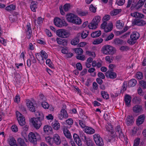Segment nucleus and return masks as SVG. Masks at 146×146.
<instances>
[{"instance_id":"nucleus-1","label":"nucleus","mask_w":146,"mask_h":146,"mask_svg":"<svg viewBox=\"0 0 146 146\" xmlns=\"http://www.w3.org/2000/svg\"><path fill=\"white\" fill-rule=\"evenodd\" d=\"M131 15L135 18L132 22V24L133 25L142 26L146 24L145 21L141 19L144 18V15L137 12H135L131 13Z\"/></svg>"},{"instance_id":"nucleus-2","label":"nucleus","mask_w":146,"mask_h":146,"mask_svg":"<svg viewBox=\"0 0 146 146\" xmlns=\"http://www.w3.org/2000/svg\"><path fill=\"white\" fill-rule=\"evenodd\" d=\"M67 21L70 23L77 25L81 24L82 21L81 19L77 15L72 13L67 14L66 15Z\"/></svg>"},{"instance_id":"nucleus-3","label":"nucleus","mask_w":146,"mask_h":146,"mask_svg":"<svg viewBox=\"0 0 146 146\" xmlns=\"http://www.w3.org/2000/svg\"><path fill=\"white\" fill-rule=\"evenodd\" d=\"M29 141L34 145H36L37 142L41 139L40 135L37 133L30 132L28 135Z\"/></svg>"},{"instance_id":"nucleus-4","label":"nucleus","mask_w":146,"mask_h":146,"mask_svg":"<svg viewBox=\"0 0 146 146\" xmlns=\"http://www.w3.org/2000/svg\"><path fill=\"white\" fill-rule=\"evenodd\" d=\"M115 48L113 46L109 45H105L102 48V52L105 54H113L115 52Z\"/></svg>"},{"instance_id":"nucleus-5","label":"nucleus","mask_w":146,"mask_h":146,"mask_svg":"<svg viewBox=\"0 0 146 146\" xmlns=\"http://www.w3.org/2000/svg\"><path fill=\"white\" fill-rule=\"evenodd\" d=\"M140 36L139 34L136 31L133 32L131 35L130 38L128 39L127 42L130 45H133L135 43L137 40Z\"/></svg>"},{"instance_id":"nucleus-6","label":"nucleus","mask_w":146,"mask_h":146,"mask_svg":"<svg viewBox=\"0 0 146 146\" xmlns=\"http://www.w3.org/2000/svg\"><path fill=\"white\" fill-rule=\"evenodd\" d=\"M101 18L99 16L95 17L88 26L90 29H94L97 27L98 23L100 22Z\"/></svg>"},{"instance_id":"nucleus-7","label":"nucleus","mask_w":146,"mask_h":146,"mask_svg":"<svg viewBox=\"0 0 146 146\" xmlns=\"http://www.w3.org/2000/svg\"><path fill=\"white\" fill-rule=\"evenodd\" d=\"M80 136L82 140L86 142L88 146H93L94 143L92 141L89 137H86L84 133H80Z\"/></svg>"},{"instance_id":"nucleus-8","label":"nucleus","mask_w":146,"mask_h":146,"mask_svg":"<svg viewBox=\"0 0 146 146\" xmlns=\"http://www.w3.org/2000/svg\"><path fill=\"white\" fill-rule=\"evenodd\" d=\"M54 22L55 25L59 27L64 26H66L68 25L64 19L62 20L58 17H56L54 19Z\"/></svg>"},{"instance_id":"nucleus-9","label":"nucleus","mask_w":146,"mask_h":146,"mask_svg":"<svg viewBox=\"0 0 146 146\" xmlns=\"http://www.w3.org/2000/svg\"><path fill=\"white\" fill-rule=\"evenodd\" d=\"M94 140L96 144L98 146H103L104 144L103 139L100 137L99 135L95 134L93 135Z\"/></svg>"},{"instance_id":"nucleus-10","label":"nucleus","mask_w":146,"mask_h":146,"mask_svg":"<svg viewBox=\"0 0 146 146\" xmlns=\"http://www.w3.org/2000/svg\"><path fill=\"white\" fill-rule=\"evenodd\" d=\"M16 115L19 125L21 126L24 125L25 123V119L22 114L17 111L16 112Z\"/></svg>"},{"instance_id":"nucleus-11","label":"nucleus","mask_w":146,"mask_h":146,"mask_svg":"<svg viewBox=\"0 0 146 146\" xmlns=\"http://www.w3.org/2000/svg\"><path fill=\"white\" fill-rule=\"evenodd\" d=\"M56 34L59 37L63 38L68 37L70 35V33L69 32L63 29L57 30L56 31Z\"/></svg>"},{"instance_id":"nucleus-12","label":"nucleus","mask_w":146,"mask_h":146,"mask_svg":"<svg viewBox=\"0 0 146 146\" xmlns=\"http://www.w3.org/2000/svg\"><path fill=\"white\" fill-rule=\"evenodd\" d=\"M26 105L29 110L32 112H35L36 108V104H33L29 100H26L25 101Z\"/></svg>"},{"instance_id":"nucleus-13","label":"nucleus","mask_w":146,"mask_h":146,"mask_svg":"<svg viewBox=\"0 0 146 146\" xmlns=\"http://www.w3.org/2000/svg\"><path fill=\"white\" fill-rule=\"evenodd\" d=\"M115 130L116 131L115 134L112 135V136L113 138L115 137L116 136H117L118 135V136L120 138L125 137L122 131V130L121 128L120 125H118L116 127Z\"/></svg>"},{"instance_id":"nucleus-14","label":"nucleus","mask_w":146,"mask_h":146,"mask_svg":"<svg viewBox=\"0 0 146 146\" xmlns=\"http://www.w3.org/2000/svg\"><path fill=\"white\" fill-rule=\"evenodd\" d=\"M32 123L33 127L36 129H39L42 125L41 121L38 118H34L32 119Z\"/></svg>"},{"instance_id":"nucleus-15","label":"nucleus","mask_w":146,"mask_h":146,"mask_svg":"<svg viewBox=\"0 0 146 146\" xmlns=\"http://www.w3.org/2000/svg\"><path fill=\"white\" fill-rule=\"evenodd\" d=\"M68 117V114L66 111L64 109H62L60 111V114L58 115L59 119L62 120L63 118L66 119Z\"/></svg>"},{"instance_id":"nucleus-16","label":"nucleus","mask_w":146,"mask_h":146,"mask_svg":"<svg viewBox=\"0 0 146 146\" xmlns=\"http://www.w3.org/2000/svg\"><path fill=\"white\" fill-rule=\"evenodd\" d=\"M105 75L107 78L111 79L115 78L117 76L116 74L113 71H108L106 72Z\"/></svg>"},{"instance_id":"nucleus-17","label":"nucleus","mask_w":146,"mask_h":146,"mask_svg":"<svg viewBox=\"0 0 146 146\" xmlns=\"http://www.w3.org/2000/svg\"><path fill=\"white\" fill-rule=\"evenodd\" d=\"M53 143L57 145H59L61 143L60 136L57 134H54L53 137Z\"/></svg>"},{"instance_id":"nucleus-18","label":"nucleus","mask_w":146,"mask_h":146,"mask_svg":"<svg viewBox=\"0 0 146 146\" xmlns=\"http://www.w3.org/2000/svg\"><path fill=\"white\" fill-rule=\"evenodd\" d=\"M80 35V33L78 34L76 37L71 40V44L72 45H76L78 44L79 42V38Z\"/></svg>"},{"instance_id":"nucleus-19","label":"nucleus","mask_w":146,"mask_h":146,"mask_svg":"<svg viewBox=\"0 0 146 146\" xmlns=\"http://www.w3.org/2000/svg\"><path fill=\"white\" fill-rule=\"evenodd\" d=\"M73 137L76 144L78 146H81L82 145V141L80 138L79 136L76 133H74L73 135Z\"/></svg>"},{"instance_id":"nucleus-20","label":"nucleus","mask_w":146,"mask_h":146,"mask_svg":"<svg viewBox=\"0 0 146 146\" xmlns=\"http://www.w3.org/2000/svg\"><path fill=\"white\" fill-rule=\"evenodd\" d=\"M63 133L65 136L68 138H71V135L70 132L68 129L66 127H64L62 128Z\"/></svg>"},{"instance_id":"nucleus-21","label":"nucleus","mask_w":146,"mask_h":146,"mask_svg":"<svg viewBox=\"0 0 146 146\" xmlns=\"http://www.w3.org/2000/svg\"><path fill=\"white\" fill-rule=\"evenodd\" d=\"M145 119L144 115H141L139 116L136 121V124L139 126L142 124L144 122Z\"/></svg>"},{"instance_id":"nucleus-22","label":"nucleus","mask_w":146,"mask_h":146,"mask_svg":"<svg viewBox=\"0 0 146 146\" xmlns=\"http://www.w3.org/2000/svg\"><path fill=\"white\" fill-rule=\"evenodd\" d=\"M44 132L47 134L52 133V129L51 127L48 125H46L43 128Z\"/></svg>"},{"instance_id":"nucleus-23","label":"nucleus","mask_w":146,"mask_h":146,"mask_svg":"<svg viewBox=\"0 0 146 146\" xmlns=\"http://www.w3.org/2000/svg\"><path fill=\"white\" fill-rule=\"evenodd\" d=\"M51 125L53 128L56 130L60 128V124L57 121H55L52 122L51 124Z\"/></svg>"},{"instance_id":"nucleus-24","label":"nucleus","mask_w":146,"mask_h":146,"mask_svg":"<svg viewBox=\"0 0 146 146\" xmlns=\"http://www.w3.org/2000/svg\"><path fill=\"white\" fill-rule=\"evenodd\" d=\"M84 131L86 133L91 134L95 133V130L92 128L88 126H86Z\"/></svg>"},{"instance_id":"nucleus-25","label":"nucleus","mask_w":146,"mask_h":146,"mask_svg":"<svg viewBox=\"0 0 146 146\" xmlns=\"http://www.w3.org/2000/svg\"><path fill=\"white\" fill-rule=\"evenodd\" d=\"M77 12L78 15L80 16H84L88 14V12L86 10L83 11L80 9L77 10Z\"/></svg>"},{"instance_id":"nucleus-26","label":"nucleus","mask_w":146,"mask_h":146,"mask_svg":"<svg viewBox=\"0 0 146 146\" xmlns=\"http://www.w3.org/2000/svg\"><path fill=\"white\" fill-rule=\"evenodd\" d=\"M113 26V25L112 23H109L104 29L105 32L107 33L111 31L112 29Z\"/></svg>"},{"instance_id":"nucleus-27","label":"nucleus","mask_w":146,"mask_h":146,"mask_svg":"<svg viewBox=\"0 0 146 146\" xmlns=\"http://www.w3.org/2000/svg\"><path fill=\"white\" fill-rule=\"evenodd\" d=\"M125 102L127 106L130 104V103L131 99V97L128 94H126L125 97Z\"/></svg>"},{"instance_id":"nucleus-28","label":"nucleus","mask_w":146,"mask_h":146,"mask_svg":"<svg viewBox=\"0 0 146 146\" xmlns=\"http://www.w3.org/2000/svg\"><path fill=\"white\" fill-rule=\"evenodd\" d=\"M9 143L11 146H17L16 141L14 137H11L9 139Z\"/></svg>"},{"instance_id":"nucleus-29","label":"nucleus","mask_w":146,"mask_h":146,"mask_svg":"<svg viewBox=\"0 0 146 146\" xmlns=\"http://www.w3.org/2000/svg\"><path fill=\"white\" fill-rule=\"evenodd\" d=\"M137 81L134 79H132L130 80L128 83V87H133L135 86L137 84Z\"/></svg>"},{"instance_id":"nucleus-30","label":"nucleus","mask_w":146,"mask_h":146,"mask_svg":"<svg viewBox=\"0 0 146 146\" xmlns=\"http://www.w3.org/2000/svg\"><path fill=\"white\" fill-rule=\"evenodd\" d=\"M37 2L32 1L30 5V8L32 11L35 12L36 9L37 8Z\"/></svg>"},{"instance_id":"nucleus-31","label":"nucleus","mask_w":146,"mask_h":146,"mask_svg":"<svg viewBox=\"0 0 146 146\" xmlns=\"http://www.w3.org/2000/svg\"><path fill=\"white\" fill-rule=\"evenodd\" d=\"M36 115L37 116L36 118H38L39 120H40L42 121L44 119V115L42 113L39 112H37L36 113Z\"/></svg>"},{"instance_id":"nucleus-32","label":"nucleus","mask_w":146,"mask_h":146,"mask_svg":"<svg viewBox=\"0 0 146 146\" xmlns=\"http://www.w3.org/2000/svg\"><path fill=\"white\" fill-rule=\"evenodd\" d=\"M101 33L100 31H96L95 32H93L91 34V36L93 38L97 37L101 35Z\"/></svg>"},{"instance_id":"nucleus-33","label":"nucleus","mask_w":146,"mask_h":146,"mask_svg":"<svg viewBox=\"0 0 146 146\" xmlns=\"http://www.w3.org/2000/svg\"><path fill=\"white\" fill-rule=\"evenodd\" d=\"M101 93L102 97L104 99L108 100L109 99V95L106 92L102 91Z\"/></svg>"},{"instance_id":"nucleus-34","label":"nucleus","mask_w":146,"mask_h":146,"mask_svg":"<svg viewBox=\"0 0 146 146\" xmlns=\"http://www.w3.org/2000/svg\"><path fill=\"white\" fill-rule=\"evenodd\" d=\"M134 121L133 117L129 115L128 116L127 119H126V123L128 124L127 125L131 124Z\"/></svg>"},{"instance_id":"nucleus-35","label":"nucleus","mask_w":146,"mask_h":146,"mask_svg":"<svg viewBox=\"0 0 146 146\" xmlns=\"http://www.w3.org/2000/svg\"><path fill=\"white\" fill-rule=\"evenodd\" d=\"M17 141L18 144H19L20 146H27V144L25 143L23 139L21 138H18Z\"/></svg>"},{"instance_id":"nucleus-36","label":"nucleus","mask_w":146,"mask_h":146,"mask_svg":"<svg viewBox=\"0 0 146 146\" xmlns=\"http://www.w3.org/2000/svg\"><path fill=\"white\" fill-rule=\"evenodd\" d=\"M141 110V106H135L133 108V111L136 113L140 112Z\"/></svg>"},{"instance_id":"nucleus-37","label":"nucleus","mask_w":146,"mask_h":146,"mask_svg":"<svg viewBox=\"0 0 146 146\" xmlns=\"http://www.w3.org/2000/svg\"><path fill=\"white\" fill-rule=\"evenodd\" d=\"M114 42L115 44L121 45L125 43V42L124 41L118 38L115 39Z\"/></svg>"},{"instance_id":"nucleus-38","label":"nucleus","mask_w":146,"mask_h":146,"mask_svg":"<svg viewBox=\"0 0 146 146\" xmlns=\"http://www.w3.org/2000/svg\"><path fill=\"white\" fill-rule=\"evenodd\" d=\"M16 7L13 5H11L7 6L5 8L6 10L9 11L14 10L15 9Z\"/></svg>"},{"instance_id":"nucleus-39","label":"nucleus","mask_w":146,"mask_h":146,"mask_svg":"<svg viewBox=\"0 0 146 146\" xmlns=\"http://www.w3.org/2000/svg\"><path fill=\"white\" fill-rule=\"evenodd\" d=\"M74 50L78 55L82 54L83 52L82 49L81 48H75L74 49Z\"/></svg>"},{"instance_id":"nucleus-40","label":"nucleus","mask_w":146,"mask_h":146,"mask_svg":"<svg viewBox=\"0 0 146 146\" xmlns=\"http://www.w3.org/2000/svg\"><path fill=\"white\" fill-rule=\"evenodd\" d=\"M120 20H118L116 21V26L118 29H121L124 26V24L121 22Z\"/></svg>"},{"instance_id":"nucleus-41","label":"nucleus","mask_w":146,"mask_h":146,"mask_svg":"<svg viewBox=\"0 0 146 146\" xmlns=\"http://www.w3.org/2000/svg\"><path fill=\"white\" fill-rule=\"evenodd\" d=\"M106 128L107 131L109 132H110L111 134L112 135L114 133L113 131L112 130L113 127L111 125H108L106 126Z\"/></svg>"},{"instance_id":"nucleus-42","label":"nucleus","mask_w":146,"mask_h":146,"mask_svg":"<svg viewBox=\"0 0 146 146\" xmlns=\"http://www.w3.org/2000/svg\"><path fill=\"white\" fill-rule=\"evenodd\" d=\"M89 32L86 31H84L81 34L80 36L82 39L86 38L88 36Z\"/></svg>"},{"instance_id":"nucleus-43","label":"nucleus","mask_w":146,"mask_h":146,"mask_svg":"<svg viewBox=\"0 0 146 146\" xmlns=\"http://www.w3.org/2000/svg\"><path fill=\"white\" fill-rule=\"evenodd\" d=\"M103 41V39L101 38H98L94 40L93 42V44H98L101 43Z\"/></svg>"},{"instance_id":"nucleus-44","label":"nucleus","mask_w":146,"mask_h":146,"mask_svg":"<svg viewBox=\"0 0 146 146\" xmlns=\"http://www.w3.org/2000/svg\"><path fill=\"white\" fill-rule=\"evenodd\" d=\"M136 78L138 80H142L143 78V74L141 72H138L136 73Z\"/></svg>"},{"instance_id":"nucleus-45","label":"nucleus","mask_w":146,"mask_h":146,"mask_svg":"<svg viewBox=\"0 0 146 146\" xmlns=\"http://www.w3.org/2000/svg\"><path fill=\"white\" fill-rule=\"evenodd\" d=\"M119 10L118 9H114L111 11L110 13V14L111 16H115L117 15L119 12Z\"/></svg>"},{"instance_id":"nucleus-46","label":"nucleus","mask_w":146,"mask_h":146,"mask_svg":"<svg viewBox=\"0 0 146 146\" xmlns=\"http://www.w3.org/2000/svg\"><path fill=\"white\" fill-rule=\"evenodd\" d=\"M139 84L143 89H146V81L142 80L139 82Z\"/></svg>"},{"instance_id":"nucleus-47","label":"nucleus","mask_w":146,"mask_h":146,"mask_svg":"<svg viewBox=\"0 0 146 146\" xmlns=\"http://www.w3.org/2000/svg\"><path fill=\"white\" fill-rule=\"evenodd\" d=\"M46 64L51 68H53L54 67V65L51 62L50 59H48L46 60Z\"/></svg>"},{"instance_id":"nucleus-48","label":"nucleus","mask_w":146,"mask_h":146,"mask_svg":"<svg viewBox=\"0 0 146 146\" xmlns=\"http://www.w3.org/2000/svg\"><path fill=\"white\" fill-rule=\"evenodd\" d=\"M146 0H139L137 3V5H138V8L141 7L144 4Z\"/></svg>"},{"instance_id":"nucleus-49","label":"nucleus","mask_w":146,"mask_h":146,"mask_svg":"<svg viewBox=\"0 0 146 146\" xmlns=\"http://www.w3.org/2000/svg\"><path fill=\"white\" fill-rule=\"evenodd\" d=\"M96 7H94L92 4H91L89 7L90 10L93 13H95L96 12Z\"/></svg>"},{"instance_id":"nucleus-50","label":"nucleus","mask_w":146,"mask_h":146,"mask_svg":"<svg viewBox=\"0 0 146 146\" xmlns=\"http://www.w3.org/2000/svg\"><path fill=\"white\" fill-rule=\"evenodd\" d=\"M114 36V35L112 33H111L110 35L107 37L105 39H104L106 41H108L112 39Z\"/></svg>"},{"instance_id":"nucleus-51","label":"nucleus","mask_w":146,"mask_h":146,"mask_svg":"<svg viewBox=\"0 0 146 146\" xmlns=\"http://www.w3.org/2000/svg\"><path fill=\"white\" fill-rule=\"evenodd\" d=\"M70 5L69 4H65L63 6V9L65 11H68L70 9Z\"/></svg>"},{"instance_id":"nucleus-52","label":"nucleus","mask_w":146,"mask_h":146,"mask_svg":"<svg viewBox=\"0 0 146 146\" xmlns=\"http://www.w3.org/2000/svg\"><path fill=\"white\" fill-rule=\"evenodd\" d=\"M41 105L42 107L45 109H47L49 107L48 104L46 102H42Z\"/></svg>"},{"instance_id":"nucleus-53","label":"nucleus","mask_w":146,"mask_h":146,"mask_svg":"<svg viewBox=\"0 0 146 146\" xmlns=\"http://www.w3.org/2000/svg\"><path fill=\"white\" fill-rule=\"evenodd\" d=\"M86 54L89 56H92L94 57L95 56V54L94 52H92L89 51H86Z\"/></svg>"},{"instance_id":"nucleus-54","label":"nucleus","mask_w":146,"mask_h":146,"mask_svg":"<svg viewBox=\"0 0 146 146\" xmlns=\"http://www.w3.org/2000/svg\"><path fill=\"white\" fill-rule=\"evenodd\" d=\"M129 49V47L125 46H121L119 48L120 50L121 51H123L125 50L127 51Z\"/></svg>"},{"instance_id":"nucleus-55","label":"nucleus","mask_w":146,"mask_h":146,"mask_svg":"<svg viewBox=\"0 0 146 146\" xmlns=\"http://www.w3.org/2000/svg\"><path fill=\"white\" fill-rule=\"evenodd\" d=\"M125 2V0H117L116 3L118 5H122Z\"/></svg>"},{"instance_id":"nucleus-56","label":"nucleus","mask_w":146,"mask_h":146,"mask_svg":"<svg viewBox=\"0 0 146 146\" xmlns=\"http://www.w3.org/2000/svg\"><path fill=\"white\" fill-rule=\"evenodd\" d=\"M11 129L12 131L14 132H16L18 131L17 127L15 125H12L11 127Z\"/></svg>"},{"instance_id":"nucleus-57","label":"nucleus","mask_w":146,"mask_h":146,"mask_svg":"<svg viewBox=\"0 0 146 146\" xmlns=\"http://www.w3.org/2000/svg\"><path fill=\"white\" fill-rule=\"evenodd\" d=\"M16 17L14 15H10L9 19L10 21L12 23L15 21Z\"/></svg>"},{"instance_id":"nucleus-58","label":"nucleus","mask_w":146,"mask_h":146,"mask_svg":"<svg viewBox=\"0 0 146 146\" xmlns=\"http://www.w3.org/2000/svg\"><path fill=\"white\" fill-rule=\"evenodd\" d=\"M30 56L31 61L33 63H36V61L34 56L32 54H30Z\"/></svg>"},{"instance_id":"nucleus-59","label":"nucleus","mask_w":146,"mask_h":146,"mask_svg":"<svg viewBox=\"0 0 146 146\" xmlns=\"http://www.w3.org/2000/svg\"><path fill=\"white\" fill-rule=\"evenodd\" d=\"M19 108L20 110L23 113H27L26 109L23 106H19Z\"/></svg>"},{"instance_id":"nucleus-60","label":"nucleus","mask_w":146,"mask_h":146,"mask_svg":"<svg viewBox=\"0 0 146 146\" xmlns=\"http://www.w3.org/2000/svg\"><path fill=\"white\" fill-rule=\"evenodd\" d=\"M14 101L15 102L18 103L20 101V97L19 95L17 94L14 99Z\"/></svg>"},{"instance_id":"nucleus-61","label":"nucleus","mask_w":146,"mask_h":146,"mask_svg":"<svg viewBox=\"0 0 146 146\" xmlns=\"http://www.w3.org/2000/svg\"><path fill=\"white\" fill-rule=\"evenodd\" d=\"M140 139L137 138L134 141V143L133 146H138L140 143Z\"/></svg>"},{"instance_id":"nucleus-62","label":"nucleus","mask_w":146,"mask_h":146,"mask_svg":"<svg viewBox=\"0 0 146 146\" xmlns=\"http://www.w3.org/2000/svg\"><path fill=\"white\" fill-rule=\"evenodd\" d=\"M85 56L84 55L80 56V55H78L76 57V58L77 59L82 60H84L85 59Z\"/></svg>"},{"instance_id":"nucleus-63","label":"nucleus","mask_w":146,"mask_h":146,"mask_svg":"<svg viewBox=\"0 0 146 146\" xmlns=\"http://www.w3.org/2000/svg\"><path fill=\"white\" fill-rule=\"evenodd\" d=\"M98 76L99 78L102 79H104L105 78V76L104 74L102 72H99L98 74Z\"/></svg>"},{"instance_id":"nucleus-64","label":"nucleus","mask_w":146,"mask_h":146,"mask_svg":"<svg viewBox=\"0 0 146 146\" xmlns=\"http://www.w3.org/2000/svg\"><path fill=\"white\" fill-rule=\"evenodd\" d=\"M40 52L42 54V56H44V57L45 59L47 58L48 55L45 51L43 50H42Z\"/></svg>"}]
</instances>
